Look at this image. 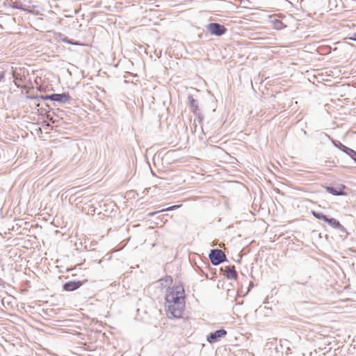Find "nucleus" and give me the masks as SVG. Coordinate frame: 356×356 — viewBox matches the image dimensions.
<instances>
[{
	"instance_id": "7",
	"label": "nucleus",
	"mask_w": 356,
	"mask_h": 356,
	"mask_svg": "<svg viewBox=\"0 0 356 356\" xmlns=\"http://www.w3.org/2000/svg\"><path fill=\"white\" fill-rule=\"evenodd\" d=\"M334 145L341 149L342 152L350 156L353 160L356 158V152L343 145L340 141H332Z\"/></svg>"
},
{
	"instance_id": "3",
	"label": "nucleus",
	"mask_w": 356,
	"mask_h": 356,
	"mask_svg": "<svg viewBox=\"0 0 356 356\" xmlns=\"http://www.w3.org/2000/svg\"><path fill=\"white\" fill-rule=\"evenodd\" d=\"M38 98L42 99V100H51L54 102H58L60 103L65 104L67 102H69L72 97L71 96L67 93H62V94H51V95H41L38 97Z\"/></svg>"
},
{
	"instance_id": "2",
	"label": "nucleus",
	"mask_w": 356,
	"mask_h": 356,
	"mask_svg": "<svg viewBox=\"0 0 356 356\" xmlns=\"http://www.w3.org/2000/svg\"><path fill=\"white\" fill-rule=\"evenodd\" d=\"M166 307L167 315L170 318H181L184 310L185 302L168 304L166 305Z\"/></svg>"
},
{
	"instance_id": "1",
	"label": "nucleus",
	"mask_w": 356,
	"mask_h": 356,
	"mask_svg": "<svg viewBox=\"0 0 356 356\" xmlns=\"http://www.w3.org/2000/svg\"><path fill=\"white\" fill-rule=\"evenodd\" d=\"M166 302L168 304L174 302H185L184 289L181 286L172 289L165 296Z\"/></svg>"
},
{
	"instance_id": "17",
	"label": "nucleus",
	"mask_w": 356,
	"mask_h": 356,
	"mask_svg": "<svg viewBox=\"0 0 356 356\" xmlns=\"http://www.w3.org/2000/svg\"><path fill=\"white\" fill-rule=\"evenodd\" d=\"M63 40L64 42H67V43L72 44H75V43H74V42H71V41L68 40L67 38L63 39Z\"/></svg>"
},
{
	"instance_id": "13",
	"label": "nucleus",
	"mask_w": 356,
	"mask_h": 356,
	"mask_svg": "<svg viewBox=\"0 0 356 356\" xmlns=\"http://www.w3.org/2000/svg\"><path fill=\"white\" fill-rule=\"evenodd\" d=\"M312 214L314 216H315L318 220H323L325 222L327 220L328 217H327L325 215H324L322 213L312 211Z\"/></svg>"
},
{
	"instance_id": "12",
	"label": "nucleus",
	"mask_w": 356,
	"mask_h": 356,
	"mask_svg": "<svg viewBox=\"0 0 356 356\" xmlns=\"http://www.w3.org/2000/svg\"><path fill=\"white\" fill-rule=\"evenodd\" d=\"M326 222H327L330 226H332V227H334L335 229H338L339 230L344 229L343 226L342 225H341V223L335 218H328Z\"/></svg>"
},
{
	"instance_id": "18",
	"label": "nucleus",
	"mask_w": 356,
	"mask_h": 356,
	"mask_svg": "<svg viewBox=\"0 0 356 356\" xmlns=\"http://www.w3.org/2000/svg\"><path fill=\"white\" fill-rule=\"evenodd\" d=\"M154 213H156V212H152V213H149V216H153Z\"/></svg>"
},
{
	"instance_id": "11",
	"label": "nucleus",
	"mask_w": 356,
	"mask_h": 356,
	"mask_svg": "<svg viewBox=\"0 0 356 356\" xmlns=\"http://www.w3.org/2000/svg\"><path fill=\"white\" fill-rule=\"evenodd\" d=\"M188 101H189V103H190V107H191V111L195 113V114H197V111H198V103H197V101L195 100L192 95H189L188 97Z\"/></svg>"
},
{
	"instance_id": "5",
	"label": "nucleus",
	"mask_w": 356,
	"mask_h": 356,
	"mask_svg": "<svg viewBox=\"0 0 356 356\" xmlns=\"http://www.w3.org/2000/svg\"><path fill=\"white\" fill-rule=\"evenodd\" d=\"M208 31L212 35L220 36L226 32V28L218 23H211L208 25Z\"/></svg>"
},
{
	"instance_id": "10",
	"label": "nucleus",
	"mask_w": 356,
	"mask_h": 356,
	"mask_svg": "<svg viewBox=\"0 0 356 356\" xmlns=\"http://www.w3.org/2000/svg\"><path fill=\"white\" fill-rule=\"evenodd\" d=\"M225 275L227 279L232 280H236L238 276L234 266H226L225 270Z\"/></svg>"
},
{
	"instance_id": "15",
	"label": "nucleus",
	"mask_w": 356,
	"mask_h": 356,
	"mask_svg": "<svg viewBox=\"0 0 356 356\" xmlns=\"http://www.w3.org/2000/svg\"><path fill=\"white\" fill-rule=\"evenodd\" d=\"M179 207V205H173L172 207H170L168 208H167L166 209H162L161 211H171V210H174L175 209H177Z\"/></svg>"
},
{
	"instance_id": "8",
	"label": "nucleus",
	"mask_w": 356,
	"mask_h": 356,
	"mask_svg": "<svg viewBox=\"0 0 356 356\" xmlns=\"http://www.w3.org/2000/svg\"><path fill=\"white\" fill-rule=\"evenodd\" d=\"M83 282L81 281H70L67 282L63 284V289L67 291H73L77 289H79L82 284Z\"/></svg>"
},
{
	"instance_id": "4",
	"label": "nucleus",
	"mask_w": 356,
	"mask_h": 356,
	"mask_svg": "<svg viewBox=\"0 0 356 356\" xmlns=\"http://www.w3.org/2000/svg\"><path fill=\"white\" fill-rule=\"evenodd\" d=\"M209 257L211 264L214 266H218L227 259L225 254L219 249L211 250Z\"/></svg>"
},
{
	"instance_id": "14",
	"label": "nucleus",
	"mask_w": 356,
	"mask_h": 356,
	"mask_svg": "<svg viewBox=\"0 0 356 356\" xmlns=\"http://www.w3.org/2000/svg\"><path fill=\"white\" fill-rule=\"evenodd\" d=\"M14 77H15V81H14L15 84L18 88L21 87L22 79L21 78H18L16 74H14Z\"/></svg>"
},
{
	"instance_id": "6",
	"label": "nucleus",
	"mask_w": 356,
	"mask_h": 356,
	"mask_svg": "<svg viewBox=\"0 0 356 356\" xmlns=\"http://www.w3.org/2000/svg\"><path fill=\"white\" fill-rule=\"evenodd\" d=\"M227 334V331L224 329L218 330L213 332H211L207 337L209 343H213L219 340L220 338L225 337Z\"/></svg>"
},
{
	"instance_id": "9",
	"label": "nucleus",
	"mask_w": 356,
	"mask_h": 356,
	"mask_svg": "<svg viewBox=\"0 0 356 356\" xmlns=\"http://www.w3.org/2000/svg\"><path fill=\"white\" fill-rule=\"evenodd\" d=\"M346 188L344 185H339L337 187L326 186L325 190L327 193L333 195H343L345 193L343 190Z\"/></svg>"
},
{
	"instance_id": "16",
	"label": "nucleus",
	"mask_w": 356,
	"mask_h": 356,
	"mask_svg": "<svg viewBox=\"0 0 356 356\" xmlns=\"http://www.w3.org/2000/svg\"><path fill=\"white\" fill-rule=\"evenodd\" d=\"M349 40L356 41V32L353 33V36L349 38Z\"/></svg>"
}]
</instances>
